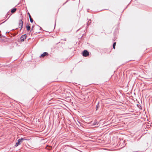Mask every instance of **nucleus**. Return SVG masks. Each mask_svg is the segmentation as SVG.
Instances as JSON below:
<instances>
[{"mask_svg":"<svg viewBox=\"0 0 152 152\" xmlns=\"http://www.w3.org/2000/svg\"><path fill=\"white\" fill-rule=\"evenodd\" d=\"M23 25V23L22 20H21L19 21V27L20 28V29L22 28Z\"/></svg>","mask_w":152,"mask_h":152,"instance_id":"obj_1","label":"nucleus"},{"mask_svg":"<svg viewBox=\"0 0 152 152\" xmlns=\"http://www.w3.org/2000/svg\"><path fill=\"white\" fill-rule=\"evenodd\" d=\"M26 34L23 35L20 37V40L21 41H23L25 39H26Z\"/></svg>","mask_w":152,"mask_h":152,"instance_id":"obj_2","label":"nucleus"},{"mask_svg":"<svg viewBox=\"0 0 152 152\" xmlns=\"http://www.w3.org/2000/svg\"><path fill=\"white\" fill-rule=\"evenodd\" d=\"M48 53L45 52L43 53L40 56V57H44L45 56H47L48 55Z\"/></svg>","mask_w":152,"mask_h":152,"instance_id":"obj_3","label":"nucleus"},{"mask_svg":"<svg viewBox=\"0 0 152 152\" xmlns=\"http://www.w3.org/2000/svg\"><path fill=\"white\" fill-rule=\"evenodd\" d=\"M21 142L20 141H19V140H18V142H16V145H15V146L16 147L17 146L19 145L21 143Z\"/></svg>","mask_w":152,"mask_h":152,"instance_id":"obj_4","label":"nucleus"},{"mask_svg":"<svg viewBox=\"0 0 152 152\" xmlns=\"http://www.w3.org/2000/svg\"><path fill=\"white\" fill-rule=\"evenodd\" d=\"M26 28H27V30L28 31L30 30V26H29V25H27L26 26Z\"/></svg>","mask_w":152,"mask_h":152,"instance_id":"obj_5","label":"nucleus"},{"mask_svg":"<svg viewBox=\"0 0 152 152\" xmlns=\"http://www.w3.org/2000/svg\"><path fill=\"white\" fill-rule=\"evenodd\" d=\"M83 56L86 57V50H84L83 52Z\"/></svg>","mask_w":152,"mask_h":152,"instance_id":"obj_6","label":"nucleus"},{"mask_svg":"<svg viewBox=\"0 0 152 152\" xmlns=\"http://www.w3.org/2000/svg\"><path fill=\"white\" fill-rule=\"evenodd\" d=\"M16 8L13 9L11 11V12L14 13L16 11Z\"/></svg>","mask_w":152,"mask_h":152,"instance_id":"obj_7","label":"nucleus"},{"mask_svg":"<svg viewBox=\"0 0 152 152\" xmlns=\"http://www.w3.org/2000/svg\"><path fill=\"white\" fill-rule=\"evenodd\" d=\"M116 44V42H114L113 45V48L114 49L115 48V46Z\"/></svg>","mask_w":152,"mask_h":152,"instance_id":"obj_8","label":"nucleus"},{"mask_svg":"<svg viewBox=\"0 0 152 152\" xmlns=\"http://www.w3.org/2000/svg\"><path fill=\"white\" fill-rule=\"evenodd\" d=\"M19 140L21 142H22L23 140H24V139L23 138H21L20 139H19Z\"/></svg>","mask_w":152,"mask_h":152,"instance_id":"obj_9","label":"nucleus"},{"mask_svg":"<svg viewBox=\"0 0 152 152\" xmlns=\"http://www.w3.org/2000/svg\"><path fill=\"white\" fill-rule=\"evenodd\" d=\"M89 55L88 52L86 50V56H88Z\"/></svg>","mask_w":152,"mask_h":152,"instance_id":"obj_10","label":"nucleus"},{"mask_svg":"<svg viewBox=\"0 0 152 152\" xmlns=\"http://www.w3.org/2000/svg\"><path fill=\"white\" fill-rule=\"evenodd\" d=\"M28 14H29V19H32L31 18V15H30V14H29V13H28Z\"/></svg>","mask_w":152,"mask_h":152,"instance_id":"obj_11","label":"nucleus"},{"mask_svg":"<svg viewBox=\"0 0 152 152\" xmlns=\"http://www.w3.org/2000/svg\"><path fill=\"white\" fill-rule=\"evenodd\" d=\"M30 20V22H31V23H32L33 22V20Z\"/></svg>","mask_w":152,"mask_h":152,"instance_id":"obj_12","label":"nucleus"},{"mask_svg":"<svg viewBox=\"0 0 152 152\" xmlns=\"http://www.w3.org/2000/svg\"><path fill=\"white\" fill-rule=\"evenodd\" d=\"M34 27V26H32V28H33V27Z\"/></svg>","mask_w":152,"mask_h":152,"instance_id":"obj_13","label":"nucleus"},{"mask_svg":"<svg viewBox=\"0 0 152 152\" xmlns=\"http://www.w3.org/2000/svg\"><path fill=\"white\" fill-rule=\"evenodd\" d=\"M40 28L41 29V27H40Z\"/></svg>","mask_w":152,"mask_h":152,"instance_id":"obj_14","label":"nucleus"}]
</instances>
